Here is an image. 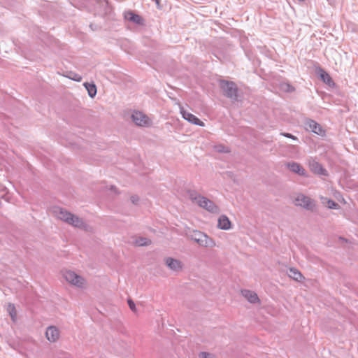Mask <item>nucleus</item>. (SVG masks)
<instances>
[{"instance_id":"obj_3","label":"nucleus","mask_w":358,"mask_h":358,"mask_svg":"<svg viewBox=\"0 0 358 358\" xmlns=\"http://www.w3.org/2000/svg\"><path fill=\"white\" fill-rule=\"evenodd\" d=\"M220 87L224 96L230 99L233 102L238 101V89L235 83L221 80Z\"/></svg>"},{"instance_id":"obj_25","label":"nucleus","mask_w":358,"mask_h":358,"mask_svg":"<svg viewBox=\"0 0 358 358\" xmlns=\"http://www.w3.org/2000/svg\"><path fill=\"white\" fill-rule=\"evenodd\" d=\"M199 358H215V356L213 354L201 352L199 355Z\"/></svg>"},{"instance_id":"obj_8","label":"nucleus","mask_w":358,"mask_h":358,"mask_svg":"<svg viewBox=\"0 0 358 358\" xmlns=\"http://www.w3.org/2000/svg\"><path fill=\"white\" fill-rule=\"evenodd\" d=\"M304 127L306 130L312 131L317 135L322 136L325 135V131L322 129V126L313 120H306Z\"/></svg>"},{"instance_id":"obj_20","label":"nucleus","mask_w":358,"mask_h":358,"mask_svg":"<svg viewBox=\"0 0 358 358\" xmlns=\"http://www.w3.org/2000/svg\"><path fill=\"white\" fill-rule=\"evenodd\" d=\"M320 77L325 83L330 84L332 82L330 76L322 69H320Z\"/></svg>"},{"instance_id":"obj_24","label":"nucleus","mask_w":358,"mask_h":358,"mask_svg":"<svg viewBox=\"0 0 358 358\" xmlns=\"http://www.w3.org/2000/svg\"><path fill=\"white\" fill-rule=\"evenodd\" d=\"M327 204H328L329 208H331V209H336L338 207V204L331 199H329L327 201Z\"/></svg>"},{"instance_id":"obj_23","label":"nucleus","mask_w":358,"mask_h":358,"mask_svg":"<svg viewBox=\"0 0 358 358\" xmlns=\"http://www.w3.org/2000/svg\"><path fill=\"white\" fill-rule=\"evenodd\" d=\"M280 90L285 92H292L295 90L294 87L289 83H282L280 85Z\"/></svg>"},{"instance_id":"obj_21","label":"nucleus","mask_w":358,"mask_h":358,"mask_svg":"<svg viewBox=\"0 0 358 358\" xmlns=\"http://www.w3.org/2000/svg\"><path fill=\"white\" fill-rule=\"evenodd\" d=\"M135 243L138 246H145L151 243V241L149 238L144 237H139L135 241Z\"/></svg>"},{"instance_id":"obj_30","label":"nucleus","mask_w":358,"mask_h":358,"mask_svg":"<svg viewBox=\"0 0 358 358\" xmlns=\"http://www.w3.org/2000/svg\"><path fill=\"white\" fill-rule=\"evenodd\" d=\"M130 199L134 204H136L139 201V197L137 195H133L131 196Z\"/></svg>"},{"instance_id":"obj_5","label":"nucleus","mask_w":358,"mask_h":358,"mask_svg":"<svg viewBox=\"0 0 358 358\" xmlns=\"http://www.w3.org/2000/svg\"><path fill=\"white\" fill-rule=\"evenodd\" d=\"M63 277L71 285L78 288H84L85 280L80 275L76 274L74 271L66 270L63 271Z\"/></svg>"},{"instance_id":"obj_13","label":"nucleus","mask_w":358,"mask_h":358,"mask_svg":"<svg viewBox=\"0 0 358 358\" xmlns=\"http://www.w3.org/2000/svg\"><path fill=\"white\" fill-rule=\"evenodd\" d=\"M241 294L250 303H260V300L257 294L253 291L248 289H243L241 290Z\"/></svg>"},{"instance_id":"obj_16","label":"nucleus","mask_w":358,"mask_h":358,"mask_svg":"<svg viewBox=\"0 0 358 358\" xmlns=\"http://www.w3.org/2000/svg\"><path fill=\"white\" fill-rule=\"evenodd\" d=\"M310 169L315 173L320 175H327V171L322 167V166L317 162L313 160L309 163Z\"/></svg>"},{"instance_id":"obj_27","label":"nucleus","mask_w":358,"mask_h":358,"mask_svg":"<svg viewBox=\"0 0 358 358\" xmlns=\"http://www.w3.org/2000/svg\"><path fill=\"white\" fill-rule=\"evenodd\" d=\"M280 134L285 137L292 138V140L298 141V138L296 136H295L289 133L282 132V133H280Z\"/></svg>"},{"instance_id":"obj_14","label":"nucleus","mask_w":358,"mask_h":358,"mask_svg":"<svg viewBox=\"0 0 358 358\" xmlns=\"http://www.w3.org/2000/svg\"><path fill=\"white\" fill-rule=\"evenodd\" d=\"M124 18L126 21H128L129 22H142V17L135 13V12L132 10H127L124 12Z\"/></svg>"},{"instance_id":"obj_6","label":"nucleus","mask_w":358,"mask_h":358,"mask_svg":"<svg viewBox=\"0 0 358 358\" xmlns=\"http://www.w3.org/2000/svg\"><path fill=\"white\" fill-rule=\"evenodd\" d=\"M132 121L139 127H150L152 124L151 120L141 111H134L131 115Z\"/></svg>"},{"instance_id":"obj_2","label":"nucleus","mask_w":358,"mask_h":358,"mask_svg":"<svg viewBox=\"0 0 358 358\" xmlns=\"http://www.w3.org/2000/svg\"><path fill=\"white\" fill-rule=\"evenodd\" d=\"M187 193L191 201L198 205L200 208L213 214H219L220 213V208L217 204L207 197L202 196L198 192L189 189Z\"/></svg>"},{"instance_id":"obj_18","label":"nucleus","mask_w":358,"mask_h":358,"mask_svg":"<svg viewBox=\"0 0 358 358\" xmlns=\"http://www.w3.org/2000/svg\"><path fill=\"white\" fill-rule=\"evenodd\" d=\"M289 276L298 282H301L304 278L301 273L295 268L289 269Z\"/></svg>"},{"instance_id":"obj_11","label":"nucleus","mask_w":358,"mask_h":358,"mask_svg":"<svg viewBox=\"0 0 358 358\" xmlns=\"http://www.w3.org/2000/svg\"><path fill=\"white\" fill-rule=\"evenodd\" d=\"M164 261L166 265L173 271H179L182 268V263L180 260L172 257H167Z\"/></svg>"},{"instance_id":"obj_31","label":"nucleus","mask_w":358,"mask_h":358,"mask_svg":"<svg viewBox=\"0 0 358 358\" xmlns=\"http://www.w3.org/2000/svg\"><path fill=\"white\" fill-rule=\"evenodd\" d=\"M94 25H95V26H96V24H90V25H89V28H90L91 30H92V31H93V30H94V29H96V28H94Z\"/></svg>"},{"instance_id":"obj_32","label":"nucleus","mask_w":358,"mask_h":358,"mask_svg":"<svg viewBox=\"0 0 358 358\" xmlns=\"http://www.w3.org/2000/svg\"><path fill=\"white\" fill-rule=\"evenodd\" d=\"M112 189H114V190L116 189V188L115 187H112Z\"/></svg>"},{"instance_id":"obj_10","label":"nucleus","mask_w":358,"mask_h":358,"mask_svg":"<svg viewBox=\"0 0 358 358\" xmlns=\"http://www.w3.org/2000/svg\"><path fill=\"white\" fill-rule=\"evenodd\" d=\"M45 336L50 342H56L59 338V331L55 326L48 327L45 331Z\"/></svg>"},{"instance_id":"obj_1","label":"nucleus","mask_w":358,"mask_h":358,"mask_svg":"<svg viewBox=\"0 0 358 358\" xmlns=\"http://www.w3.org/2000/svg\"><path fill=\"white\" fill-rule=\"evenodd\" d=\"M52 213L58 219L74 227L87 230L89 226L83 220L60 207H54Z\"/></svg>"},{"instance_id":"obj_22","label":"nucleus","mask_w":358,"mask_h":358,"mask_svg":"<svg viewBox=\"0 0 358 358\" xmlns=\"http://www.w3.org/2000/svg\"><path fill=\"white\" fill-rule=\"evenodd\" d=\"M215 151L220 153H229L230 152V149L229 147L224 146L222 144H218L214 146Z\"/></svg>"},{"instance_id":"obj_17","label":"nucleus","mask_w":358,"mask_h":358,"mask_svg":"<svg viewBox=\"0 0 358 358\" xmlns=\"http://www.w3.org/2000/svg\"><path fill=\"white\" fill-rule=\"evenodd\" d=\"M97 5L101 9L103 10V11L100 13V15H104L110 13L111 8L108 5V1L107 0H99L97 2Z\"/></svg>"},{"instance_id":"obj_29","label":"nucleus","mask_w":358,"mask_h":358,"mask_svg":"<svg viewBox=\"0 0 358 358\" xmlns=\"http://www.w3.org/2000/svg\"><path fill=\"white\" fill-rule=\"evenodd\" d=\"M69 78L75 81H78V82H80L82 80V77L80 75L76 74V73H73V76H69Z\"/></svg>"},{"instance_id":"obj_7","label":"nucleus","mask_w":358,"mask_h":358,"mask_svg":"<svg viewBox=\"0 0 358 358\" xmlns=\"http://www.w3.org/2000/svg\"><path fill=\"white\" fill-rule=\"evenodd\" d=\"M294 203L296 206L303 207L307 210H313L315 206L313 201L303 194H299L296 196Z\"/></svg>"},{"instance_id":"obj_12","label":"nucleus","mask_w":358,"mask_h":358,"mask_svg":"<svg viewBox=\"0 0 358 358\" xmlns=\"http://www.w3.org/2000/svg\"><path fill=\"white\" fill-rule=\"evenodd\" d=\"M286 166L293 173H297L299 176H306V171L297 162H289L286 164Z\"/></svg>"},{"instance_id":"obj_19","label":"nucleus","mask_w":358,"mask_h":358,"mask_svg":"<svg viewBox=\"0 0 358 358\" xmlns=\"http://www.w3.org/2000/svg\"><path fill=\"white\" fill-rule=\"evenodd\" d=\"M84 86L85 87L86 90H87L88 95L91 98H94L96 94V86L94 83H85Z\"/></svg>"},{"instance_id":"obj_4","label":"nucleus","mask_w":358,"mask_h":358,"mask_svg":"<svg viewBox=\"0 0 358 358\" xmlns=\"http://www.w3.org/2000/svg\"><path fill=\"white\" fill-rule=\"evenodd\" d=\"M189 238L201 247L213 248L216 245L215 241L212 238L200 231H193L189 234Z\"/></svg>"},{"instance_id":"obj_15","label":"nucleus","mask_w":358,"mask_h":358,"mask_svg":"<svg viewBox=\"0 0 358 358\" xmlns=\"http://www.w3.org/2000/svg\"><path fill=\"white\" fill-rule=\"evenodd\" d=\"M231 223L227 216L222 215L220 216L217 220V227L222 230L231 229Z\"/></svg>"},{"instance_id":"obj_26","label":"nucleus","mask_w":358,"mask_h":358,"mask_svg":"<svg viewBox=\"0 0 358 358\" xmlns=\"http://www.w3.org/2000/svg\"><path fill=\"white\" fill-rule=\"evenodd\" d=\"M127 303H128L129 308L133 312H136V305H135L134 302L131 299H128Z\"/></svg>"},{"instance_id":"obj_9","label":"nucleus","mask_w":358,"mask_h":358,"mask_svg":"<svg viewBox=\"0 0 358 358\" xmlns=\"http://www.w3.org/2000/svg\"><path fill=\"white\" fill-rule=\"evenodd\" d=\"M179 108L180 113L185 120H187L189 122L194 124L195 125H199L201 127L204 126V123L201 120H200L193 114L186 111L180 104L179 105Z\"/></svg>"},{"instance_id":"obj_28","label":"nucleus","mask_w":358,"mask_h":358,"mask_svg":"<svg viewBox=\"0 0 358 358\" xmlns=\"http://www.w3.org/2000/svg\"><path fill=\"white\" fill-rule=\"evenodd\" d=\"M9 307L11 308L10 310V315L11 316V318L13 320H15V318L16 317V311L14 306H9Z\"/></svg>"}]
</instances>
